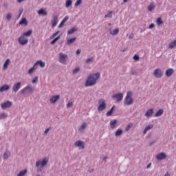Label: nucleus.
Wrapping results in <instances>:
<instances>
[{
  "instance_id": "obj_54",
  "label": "nucleus",
  "mask_w": 176,
  "mask_h": 176,
  "mask_svg": "<svg viewBox=\"0 0 176 176\" xmlns=\"http://www.w3.org/2000/svg\"><path fill=\"white\" fill-rule=\"evenodd\" d=\"M108 160V157L107 156H104L102 159V162H104V163H107V160Z\"/></svg>"
},
{
  "instance_id": "obj_52",
  "label": "nucleus",
  "mask_w": 176,
  "mask_h": 176,
  "mask_svg": "<svg viewBox=\"0 0 176 176\" xmlns=\"http://www.w3.org/2000/svg\"><path fill=\"white\" fill-rule=\"evenodd\" d=\"M64 25H65V23L63 21H61L58 27V28H63V27H64Z\"/></svg>"
},
{
  "instance_id": "obj_20",
  "label": "nucleus",
  "mask_w": 176,
  "mask_h": 176,
  "mask_svg": "<svg viewBox=\"0 0 176 176\" xmlns=\"http://www.w3.org/2000/svg\"><path fill=\"white\" fill-rule=\"evenodd\" d=\"M152 115H153V109H150L147 110L144 114L146 118H151L152 116Z\"/></svg>"
},
{
  "instance_id": "obj_64",
  "label": "nucleus",
  "mask_w": 176,
  "mask_h": 176,
  "mask_svg": "<svg viewBox=\"0 0 176 176\" xmlns=\"http://www.w3.org/2000/svg\"><path fill=\"white\" fill-rule=\"evenodd\" d=\"M93 171H94V169L92 168L90 170L89 173H93Z\"/></svg>"
},
{
  "instance_id": "obj_32",
  "label": "nucleus",
  "mask_w": 176,
  "mask_h": 176,
  "mask_svg": "<svg viewBox=\"0 0 176 176\" xmlns=\"http://www.w3.org/2000/svg\"><path fill=\"white\" fill-rule=\"evenodd\" d=\"M163 109H160V110H158L157 111V113L155 114V118H159L160 116H162V115H163Z\"/></svg>"
},
{
  "instance_id": "obj_61",
  "label": "nucleus",
  "mask_w": 176,
  "mask_h": 176,
  "mask_svg": "<svg viewBox=\"0 0 176 176\" xmlns=\"http://www.w3.org/2000/svg\"><path fill=\"white\" fill-rule=\"evenodd\" d=\"M151 166H152V163H149L147 166L146 168H149V167H151Z\"/></svg>"
},
{
  "instance_id": "obj_7",
  "label": "nucleus",
  "mask_w": 176,
  "mask_h": 176,
  "mask_svg": "<svg viewBox=\"0 0 176 176\" xmlns=\"http://www.w3.org/2000/svg\"><path fill=\"white\" fill-rule=\"evenodd\" d=\"M18 42L19 45H21V46H24L25 45H27L28 43V38L24 37V36L21 35L19 38H18Z\"/></svg>"
},
{
  "instance_id": "obj_36",
  "label": "nucleus",
  "mask_w": 176,
  "mask_h": 176,
  "mask_svg": "<svg viewBox=\"0 0 176 176\" xmlns=\"http://www.w3.org/2000/svg\"><path fill=\"white\" fill-rule=\"evenodd\" d=\"M8 118V113H1L0 114V120H2V119H6Z\"/></svg>"
},
{
  "instance_id": "obj_56",
  "label": "nucleus",
  "mask_w": 176,
  "mask_h": 176,
  "mask_svg": "<svg viewBox=\"0 0 176 176\" xmlns=\"http://www.w3.org/2000/svg\"><path fill=\"white\" fill-rule=\"evenodd\" d=\"M148 28H150V29L155 28V24H154V23H151V24L149 25Z\"/></svg>"
},
{
  "instance_id": "obj_45",
  "label": "nucleus",
  "mask_w": 176,
  "mask_h": 176,
  "mask_svg": "<svg viewBox=\"0 0 176 176\" xmlns=\"http://www.w3.org/2000/svg\"><path fill=\"white\" fill-rule=\"evenodd\" d=\"M60 34V31H57L56 32L54 33L52 36H51V39H54V38L56 37V36H57L58 34Z\"/></svg>"
},
{
  "instance_id": "obj_39",
  "label": "nucleus",
  "mask_w": 176,
  "mask_h": 176,
  "mask_svg": "<svg viewBox=\"0 0 176 176\" xmlns=\"http://www.w3.org/2000/svg\"><path fill=\"white\" fill-rule=\"evenodd\" d=\"M58 39H60V36H57L56 38H55L54 40H52L50 43L51 45H54L56 43V42H57V41H58Z\"/></svg>"
},
{
  "instance_id": "obj_28",
  "label": "nucleus",
  "mask_w": 176,
  "mask_h": 176,
  "mask_svg": "<svg viewBox=\"0 0 176 176\" xmlns=\"http://www.w3.org/2000/svg\"><path fill=\"white\" fill-rule=\"evenodd\" d=\"M19 25H28V22L27 21V19L23 18L19 23Z\"/></svg>"
},
{
  "instance_id": "obj_1",
  "label": "nucleus",
  "mask_w": 176,
  "mask_h": 176,
  "mask_svg": "<svg viewBox=\"0 0 176 176\" xmlns=\"http://www.w3.org/2000/svg\"><path fill=\"white\" fill-rule=\"evenodd\" d=\"M100 78V72H98L96 74H92L89 75L88 77L86 82H85V87H89L90 86H94L96 83H97V80Z\"/></svg>"
},
{
  "instance_id": "obj_35",
  "label": "nucleus",
  "mask_w": 176,
  "mask_h": 176,
  "mask_svg": "<svg viewBox=\"0 0 176 176\" xmlns=\"http://www.w3.org/2000/svg\"><path fill=\"white\" fill-rule=\"evenodd\" d=\"M27 169H25L23 170H21L19 174H17L16 176H25V174H27Z\"/></svg>"
},
{
  "instance_id": "obj_57",
  "label": "nucleus",
  "mask_w": 176,
  "mask_h": 176,
  "mask_svg": "<svg viewBox=\"0 0 176 176\" xmlns=\"http://www.w3.org/2000/svg\"><path fill=\"white\" fill-rule=\"evenodd\" d=\"M81 52H82V50H77V51H76V54H77V56H79V54H80V53H81Z\"/></svg>"
},
{
  "instance_id": "obj_25",
  "label": "nucleus",
  "mask_w": 176,
  "mask_h": 176,
  "mask_svg": "<svg viewBox=\"0 0 176 176\" xmlns=\"http://www.w3.org/2000/svg\"><path fill=\"white\" fill-rule=\"evenodd\" d=\"M173 74H174V69H168L165 72L166 76H171Z\"/></svg>"
},
{
  "instance_id": "obj_15",
  "label": "nucleus",
  "mask_w": 176,
  "mask_h": 176,
  "mask_svg": "<svg viewBox=\"0 0 176 176\" xmlns=\"http://www.w3.org/2000/svg\"><path fill=\"white\" fill-rule=\"evenodd\" d=\"M167 157V155L164 153H160L157 155L156 159H157L159 161L163 160L164 159H166Z\"/></svg>"
},
{
  "instance_id": "obj_21",
  "label": "nucleus",
  "mask_w": 176,
  "mask_h": 176,
  "mask_svg": "<svg viewBox=\"0 0 176 176\" xmlns=\"http://www.w3.org/2000/svg\"><path fill=\"white\" fill-rule=\"evenodd\" d=\"M38 14H40V16H47V11L45 10L43 8H41L38 11Z\"/></svg>"
},
{
  "instance_id": "obj_14",
  "label": "nucleus",
  "mask_w": 176,
  "mask_h": 176,
  "mask_svg": "<svg viewBox=\"0 0 176 176\" xmlns=\"http://www.w3.org/2000/svg\"><path fill=\"white\" fill-rule=\"evenodd\" d=\"M57 23H58V16H57L56 15L53 16V19L52 20V28H54V27H56L57 25Z\"/></svg>"
},
{
  "instance_id": "obj_19",
  "label": "nucleus",
  "mask_w": 176,
  "mask_h": 176,
  "mask_svg": "<svg viewBox=\"0 0 176 176\" xmlns=\"http://www.w3.org/2000/svg\"><path fill=\"white\" fill-rule=\"evenodd\" d=\"M9 157H10V151H9V150H7L5 151L3 155V160H8Z\"/></svg>"
},
{
  "instance_id": "obj_23",
  "label": "nucleus",
  "mask_w": 176,
  "mask_h": 176,
  "mask_svg": "<svg viewBox=\"0 0 176 176\" xmlns=\"http://www.w3.org/2000/svg\"><path fill=\"white\" fill-rule=\"evenodd\" d=\"M86 127H87V124L86 122H83L78 129L79 133H83Z\"/></svg>"
},
{
  "instance_id": "obj_9",
  "label": "nucleus",
  "mask_w": 176,
  "mask_h": 176,
  "mask_svg": "<svg viewBox=\"0 0 176 176\" xmlns=\"http://www.w3.org/2000/svg\"><path fill=\"white\" fill-rule=\"evenodd\" d=\"M13 103L9 100L2 103L1 104V109H7V108H10Z\"/></svg>"
},
{
  "instance_id": "obj_26",
  "label": "nucleus",
  "mask_w": 176,
  "mask_h": 176,
  "mask_svg": "<svg viewBox=\"0 0 176 176\" xmlns=\"http://www.w3.org/2000/svg\"><path fill=\"white\" fill-rule=\"evenodd\" d=\"M76 31H78V28L77 27H73L72 29H70L67 32V34L68 35H72V34L76 32Z\"/></svg>"
},
{
  "instance_id": "obj_4",
  "label": "nucleus",
  "mask_w": 176,
  "mask_h": 176,
  "mask_svg": "<svg viewBox=\"0 0 176 176\" xmlns=\"http://www.w3.org/2000/svg\"><path fill=\"white\" fill-rule=\"evenodd\" d=\"M133 96V92L131 91H127L126 96L124 99V104L125 105H131L133 104V98L131 97Z\"/></svg>"
},
{
  "instance_id": "obj_59",
  "label": "nucleus",
  "mask_w": 176,
  "mask_h": 176,
  "mask_svg": "<svg viewBox=\"0 0 176 176\" xmlns=\"http://www.w3.org/2000/svg\"><path fill=\"white\" fill-rule=\"evenodd\" d=\"M155 142H156V141L153 140L151 142L149 143V146H152V145H153V144H155Z\"/></svg>"
},
{
  "instance_id": "obj_60",
  "label": "nucleus",
  "mask_w": 176,
  "mask_h": 176,
  "mask_svg": "<svg viewBox=\"0 0 176 176\" xmlns=\"http://www.w3.org/2000/svg\"><path fill=\"white\" fill-rule=\"evenodd\" d=\"M21 13H23V11H20L19 14L18 15L17 19L21 16Z\"/></svg>"
},
{
  "instance_id": "obj_55",
  "label": "nucleus",
  "mask_w": 176,
  "mask_h": 176,
  "mask_svg": "<svg viewBox=\"0 0 176 176\" xmlns=\"http://www.w3.org/2000/svg\"><path fill=\"white\" fill-rule=\"evenodd\" d=\"M134 38V33H131V35L129 36V39H133Z\"/></svg>"
},
{
  "instance_id": "obj_49",
  "label": "nucleus",
  "mask_w": 176,
  "mask_h": 176,
  "mask_svg": "<svg viewBox=\"0 0 176 176\" xmlns=\"http://www.w3.org/2000/svg\"><path fill=\"white\" fill-rule=\"evenodd\" d=\"M74 107V103L72 102H68L67 104V108H72Z\"/></svg>"
},
{
  "instance_id": "obj_5",
  "label": "nucleus",
  "mask_w": 176,
  "mask_h": 176,
  "mask_svg": "<svg viewBox=\"0 0 176 176\" xmlns=\"http://www.w3.org/2000/svg\"><path fill=\"white\" fill-rule=\"evenodd\" d=\"M47 163H49V158L48 157H44L42 161L38 160L36 162V167H45V166L47 165Z\"/></svg>"
},
{
  "instance_id": "obj_63",
  "label": "nucleus",
  "mask_w": 176,
  "mask_h": 176,
  "mask_svg": "<svg viewBox=\"0 0 176 176\" xmlns=\"http://www.w3.org/2000/svg\"><path fill=\"white\" fill-rule=\"evenodd\" d=\"M128 1H129V0H123L124 3H127Z\"/></svg>"
},
{
  "instance_id": "obj_11",
  "label": "nucleus",
  "mask_w": 176,
  "mask_h": 176,
  "mask_svg": "<svg viewBox=\"0 0 176 176\" xmlns=\"http://www.w3.org/2000/svg\"><path fill=\"white\" fill-rule=\"evenodd\" d=\"M58 100H60V95L53 96L50 98V102L51 104H56Z\"/></svg>"
},
{
  "instance_id": "obj_17",
  "label": "nucleus",
  "mask_w": 176,
  "mask_h": 176,
  "mask_svg": "<svg viewBox=\"0 0 176 176\" xmlns=\"http://www.w3.org/2000/svg\"><path fill=\"white\" fill-rule=\"evenodd\" d=\"M10 85H4L0 88V93H3V91H8V90H10Z\"/></svg>"
},
{
  "instance_id": "obj_37",
  "label": "nucleus",
  "mask_w": 176,
  "mask_h": 176,
  "mask_svg": "<svg viewBox=\"0 0 176 176\" xmlns=\"http://www.w3.org/2000/svg\"><path fill=\"white\" fill-rule=\"evenodd\" d=\"M164 22H163V21L162 20V17H159L157 19V25H162V24H163Z\"/></svg>"
},
{
  "instance_id": "obj_13",
  "label": "nucleus",
  "mask_w": 176,
  "mask_h": 176,
  "mask_svg": "<svg viewBox=\"0 0 176 176\" xmlns=\"http://www.w3.org/2000/svg\"><path fill=\"white\" fill-rule=\"evenodd\" d=\"M75 146H78L79 149H85V142L78 140L74 144Z\"/></svg>"
},
{
  "instance_id": "obj_50",
  "label": "nucleus",
  "mask_w": 176,
  "mask_h": 176,
  "mask_svg": "<svg viewBox=\"0 0 176 176\" xmlns=\"http://www.w3.org/2000/svg\"><path fill=\"white\" fill-rule=\"evenodd\" d=\"M34 71H35V66L32 67V68H30L28 71V74H32V72H34Z\"/></svg>"
},
{
  "instance_id": "obj_24",
  "label": "nucleus",
  "mask_w": 176,
  "mask_h": 176,
  "mask_svg": "<svg viewBox=\"0 0 176 176\" xmlns=\"http://www.w3.org/2000/svg\"><path fill=\"white\" fill-rule=\"evenodd\" d=\"M36 65H40L41 68H45V63L42 60H38L34 63V67H36Z\"/></svg>"
},
{
  "instance_id": "obj_18",
  "label": "nucleus",
  "mask_w": 176,
  "mask_h": 176,
  "mask_svg": "<svg viewBox=\"0 0 176 176\" xmlns=\"http://www.w3.org/2000/svg\"><path fill=\"white\" fill-rule=\"evenodd\" d=\"M118 126V120H113L110 122V127L112 130L117 127Z\"/></svg>"
},
{
  "instance_id": "obj_62",
  "label": "nucleus",
  "mask_w": 176,
  "mask_h": 176,
  "mask_svg": "<svg viewBox=\"0 0 176 176\" xmlns=\"http://www.w3.org/2000/svg\"><path fill=\"white\" fill-rule=\"evenodd\" d=\"M24 0H16V2H18V3H21Z\"/></svg>"
},
{
  "instance_id": "obj_46",
  "label": "nucleus",
  "mask_w": 176,
  "mask_h": 176,
  "mask_svg": "<svg viewBox=\"0 0 176 176\" xmlns=\"http://www.w3.org/2000/svg\"><path fill=\"white\" fill-rule=\"evenodd\" d=\"M80 5H82V0H77L75 3V6H80Z\"/></svg>"
},
{
  "instance_id": "obj_2",
  "label": "nucleus",
  "mask_w": 176,
  "mask_h": 176,
  "mask_svg": "<svg viewBox=\"0 0 176 176\" xmlns=\"http://www.w3.org/2000/svg\"><path fill=\"white\" fill-rule=\"evenodd\" d=\"M21 94L26 96V94H32L34 93V87L31 85H27L20 91Z\"/></svg>"
},
{
  "instance_id": "obj_12",
  "label": "nucleus",
  "mask_w": 176,
  "mask_h": 176,
  "mask_svg": "<svg viewBox=\"0 0 176 176\" xmlns=\"http://www.w3.org/2000/svg\"><path fill=\"white\" fill-rule=\"evenodd\" d=\"M20 87H21V82H18L13 85L12 90L14 93H17L20 90Z\"/></svg>"
},
{
  "instance_id": "obj_41",
  "label": "nucleus",
  "mask_w": 176,
  "mask_h": 176,
  "mask_svg": "<svg viewBox=\"0 0 176 176\" xmlns=\"http://www.w3.org/2000/svg\"><path fill=\"white\" fill-rule=\"evenodd\" d=\"M79 71H80V68L76 67L73 70L72 74H74V75H75V74H78V72H79Z\"/></svg>"
},
{
  "instance_id": "obj_16",
  "label": "nucleus",
  "mask_w": 176,
  "mask_h": 176,
  "mask_svg": "<svg viewBox=\"0 0 176 176\" xmlns=\"http://www.w3.org/2000/svg\"><path fill=\"white\" fill-rule=\"evenodd\" d=\"M10 65V59L8 58L6 60L3 65V71H6L8 69V67Z\"/></svg>"
},
{
  "instance_id": "obj_8",
  "label": "nucleus",
  "mask_w": 176,
  "mask_h": 176,
  "mask_svg": "<svg viewBox=\"0 0 176 176\" xmlns=\"http://www.w3.org/2000/svg\"><path fill=\"white\" fill-rule=\"evenodd\" d=\"M112 98H114L118 102H120L123 100V94L118 93L112 96Z\"/></svg>"
},
{
  "instance_id": "obj_44",
  "label": "nucleus",
  "mask_w": 176,
  "mask_h": 176,
  "mask_svg": "<svg viewBox=\"0 0 176 176\" xmlns=\"http://www.w3.org/2000/svg\"><path fill=\"white\" fill-rule=\"evenodd\" d=\"M11 19H12V14L10 13L7 14L6 20L8 21H10Z\"/></svg>"
},
{
  "instance_id": "obj_53",
  "label": "nucleus",
  "mask_w": 176,
  "mask_h": 176,
  "mask_svg": "<svg viewBox=\"0 0 176 176\" xmlns=\"http://www.w3.org/2000/svg\"><path fill=\"white\" fill-rule=\"evenodd\" d=\"M36 82H38V76H36V77L32 80V83H36Z\"/></svg>"
},
{
  "instance_id": "obj_10",
  "label": "nucleus",
  "mask_w": 176,
  "mask_h": 176,
  "mask_svg": "<svg viewBox=\"0 0 176 176\" xmlns=\"http://www.w3.org/2000/svg\"><path fill=\"white\" fill-rule=\"evenodd\" d=\"M153 75L155 78H162L163 76V72H162L160 68H157L154 71Z\"/></svg>"
},
{
  "instance_id": "obj_33",
  "label": "nucleus",
  "mask_w": 176,
  "mask_h": 176,
  "mask_svg": "<svg viewBox=\"0 0 176 176\" xmlns=\"http://www.w3.org/2000/svg\"><path fill=\"white\" fill-rule=\"evenodd\" d=\"M109 31L111 35H118V34H119V28L115 29L113 32L109 29Z\"/></svg>"
},
{
  "instance_id": "obj_27",
  "label": "nucleus",
  "mask_w": 176,
  "mask_h": 176,
  "mask_svg": "<svg viewBox=\"0 0 176 176\" xmlns=\"http://www.w3.org/2000/svg\"><path fill=\"white\" fill-rule=\"evenodd\" d=\"M153 129V124H149L147 126H146V128L144 129V131H143V134H146V133H148V131H149V130Z\"/></svg>"
},
{
  "instance_id": "obj_6",
  "label": "nucleus",
  "mask_w": 176,
  "mask_h": 176,
  "mask_svg": "<svg viewBox=\"0 0 176 176\" xmlns=\"http://www.w3.org/2000/svg\"><path fill=\"white\" fill-rule=\"evenodd\" d=\"M67 58H68L67 54H63L62 52L59 53V63H61V64H65Z\"/></svg>"
},
{
  "instance_id": "obj_22",
  "label": "nucleus",
  "mask_w": 176,
  "mask_h": 176,
  "mask_svg": "<svg viewBox=\"0 0 176 176\" xmlns=\"http://www.w3.org/2000/svg\"><path fill=\"white\" fill-rule=\"evenodd\" d=\"M155 8H156V6L153 3H151L147 7V10L148 12H152V10H155Z\"/></svg>"
},
{
  "instance_id": "obj_3",
  "label": "nucleus",
  "mask_w": 176,
  "mask_h": 176,
  "mask_svg": "<svg viewBox=\"0 0 176 176\" xmlns=\"http://www.w3.org/2000/svg\"><path fill=\"white\" fill-rule=\"evenodd\" d=\"M107 109V102L105 99H100L98 100V112H101L102 111H105Z\"/></svg>"
},
{
  "instance_id": "obj_47",
  "label": "nucleus",
  "mask_w": 176,
  "mask_h": 176,
  "mask_svg": "<svg viewBox=\"0 0 176 176\" xmlns=\"http://www.w3.org/2000/svg\"><path fill=\"white\" fill-rule=\"evenodd\" d=\"M131 75H133L135 76H137V75H138V72H137V71H135V70H131Z\"/></svg>"
},
{
  "instance_id": "obj_40",
  "label": "nucleus",
  "mask_w": 176,
  "mask_h": 176,
  "mask_svg": "<svg viewBox=\"0 0 176 176\" xmlns=\"http://www.w3.org/2000/svg\"><path fill=\"white\" fill-rule=\"evenodd\" d=\"M133 127V123H129L125 128V131H129V130L131 129V128Z\"/></svg>"
},
{
  "instance_id": "obj_42",
  "label": "nucleus",
  "mask_w": 176,
  "mask_h": 176,
  "mask_svg": "<svg viewBox=\"0 0 176 176\" xmlns=\"http://www.w3.org/2000/svg\"><path fill=\"white\" fill-rule=\"evenodd\" d=\"M112 13L113 12L110 11L108 14L104 15V17L105 18L109 17V19H112Z\"/></svg>"
},
{
  "instance_id": "obj_58",
  "label": "nucleus",
  "mask_w": 176,
  "mask_h": 176,
  "mask_svg": "<svg viewBox=\"0 0 176 176\" xmlns=\"http://www.w3.org/2000/svg\"><path fill=\"white\" fill-rule=\"evenodd\" d=\"M50 129H51V128L47 129L45 131L44 133H45V134H47V133H49V131H50Z\"/></svg>"
},
{
  "instance_id": "obj_30",
  "label": "nucleus",
  "mask_w": 176,
  "mask_h": 176,
  "mask_svg": "<svg viewBox=\"0 0 176 176\" xmlns=\"http://www.w3.org/2000/svg\"><path fill=\"white\" fill-rule=\"evenodd\" d=\"M113 111H115V105H113L111 109L106 113V116L109 117L112 116V113H113Z\"/></svg>"
},
{
  "instance_id": "obj_48",
  "label": "nucleus",
  "mask_w": 176,
  "mask_h": 176,
  "mask_svg": "<svg viewBox=\"0 0 176 176\" xmlns=\"http://www.w3.org/2000/svg\"><path fill=\"white\" fill-rule=\"evenodd\" d=\"M133 58L135 60V61H140V56L137 54L134 55Z\"/></svg>"
},
{
  "instance_id": "obj_38",
  "label": "nucleus",
  "mask_w": 176,
  "mask_h": 176,
  "mask_svg": "<svg viewBox=\"0 0 176 176\" xmlns=\"http://www.w3.org/2000/svg\"><path fill=\"white\" fill-rule=\"evenodd\" d=\"M72 5V0L66 1V3H65L66 8H69V6H71Z\"/></svg>"
},
{
  "instance_id": "obj_29",
  "label": "nucleus",
  "mask_w": 176,
  "mask_h": 176,
  "mask_svg": "<svg viewBox=\"0 0 176 176\" xmlns=\"http://www.w3.org/2000/svg\"><path fill=\"white\" fill-rule=\"evenodd\" d=\"M75 41H76V37H73L72 38H69V39H67L66 44L68 45V46H69L72 43H74V42H75Z\"/></svg>"
},
{
  "instance_id": "obj_34",
  "label": "nucleus",
  "mask_w": 176,
  "mask_h": 176,
  "mask_svg": "<svg viewBox=\"0 0 176 176\" xmlns=\"http://www.w3.org/2000/svg\"><path fill=\"white\" fill-rule=\"evenodd\" d=\"M30 35H32V30H28V32H24L23 34H22V36H30Z\"/></svg>"
},
{
  "instance_id": "obj_51",
  "label": "nucleus",
  "mask_w": 176,
  "mask_h": 176,
  "mask_svg": "<svg viewBox=\"0 0 176 176\" xmlns=\"http://www.w3.org/2000/svg\"><path fill=\"white\" fill-rule=\"evenodd\" d=\"M69 19V16H66L62 21V23H67V21Z\"/></svg>"
},
{
  "instance_id": "obj_43",
  "label": "nucleus",
  "mask_w": 176,
  "mask_h": 176,
  "mask_svg": "<svg viewBox=\"0 0 176 176\" xmlns=\"http://www.w3.org/2000/svg\"><path fill=\"white\" fill-rule=\"evenodd\" d=\"M93 61H94V58L91 57V58L87 59L86 63L89 64V63H93Z\"/></svg>"
},
{
  "instance_id": "obj_31",
  "label": "nucleus",
  "mask_w": 176,
  "mask_h": 176,
  "mask_svg": "<svg viewBox=\"0 0 176 176\" xmlns=\"http://www.w3.org/2000/svg\"><path fill=\"white\" fill-rule=\"evenodd\" d=\"M122 134H123V129H118L116 133H115V135L116 137H120V135H122Z\"/></svg>"
}]
</instances>
